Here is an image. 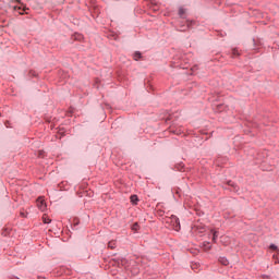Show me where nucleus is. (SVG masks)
<instances>
[{
	"label": "nucleus",
	"mask_w": 279,
	"mask_h": 279,
	"mask_svg": "<svg viewBox=\"0 0 279 279\" xmlns=\"http://www.w3.org/2000/svg\"><path fill=\"white\" fill-rule=\"evenodd\" d=\"M167 223H170L171 228L175 230V232H180V218L177 216H171L168 218Z\"/></svg>",
	"instance_id": "f257e3e1"
},
{
	"label": "nucleus",
	"mask_w": 279,
	"mask_h": 279,
	"mask_svg": "<svg viewBox=\"0 0 279 279\" xmlns=\"http://www.w3.org/2000/svg\"><path fill=\"white\" fill-rule=\"evenodd\" d=\"M37 207L39 208V210L45 211L47 210V203H45V198L44 197H39L37 199Z\"/></svg>",
	"instance_id": "f03ea898"
},
{
	"label": "nucleus",
	"mask_w": 279,
	"mask_h": 279,
	"mask_svg": "<svg viewBox=\"0 0 279 279\" xmlns=\"http://www.w3.org/2000/svg\"><path fill=\"white\" fill-rule=\"evenodd\" d=\"M211 234H213V243H217V239L219 238V231H215V230H211Z\"/></svg>",
	"instance_id": "7ed1b4c3"
},
{
	"label": "nucleus",
	"mask_w": 279,
	"mask_h": 279,
	"mask_svg": "<svg viewBox=\"0 0 279 279\" xmlns=\"http://www.w3.org/2000/svg\"><path fill=\"white\" fill-rule=\"evenodd\" d=\"M108 247H109V250H114V247H117V242L116 241H110L108 243Z\"/></svg>",
	"instance_id": "20e7f679"
},
{
	"label": "nucleus",
	"mask_w": 279,
	"mask_h": 279,
	"mask_svg": "<svg viewBox=\"0 0 279 279\" xmlns=\"http://www.w3.org/2000/svg\"><path fill=\"white\" fill-rule=\"evenodd\" d=\"M131 202H132L133 204H137V203H138V196L132 195V196H131Z\"/></svg>",
	"instance_id": "39448f33"
},
{
	"label": "nucleus",
	"mask_w": 279,
	"mask_h": 279,
	"mask_svg": "<svg viewBox=\"0 0 279 279\" xmlns=\"http://www.w3.org/2000/svg\"><path fill=\"white\" fill-rule=\"evenodd\" d=\"M51 220L49 219V216H47V215H44L43 216V222L44 223H49Z\"/></svg>",
	"instance_id": "423d86ee"
},
{
	"label": "nucleus",
	"mask_w": 279,
	"mask_h": 279,
	"mask_svg": "<svg viewBox=\"0 0 279 279\" xmlns=\"http://www.w3.org/2000/svg\"><path fill=\"white\" fill-rule=\"evenodd\" d=\"M219 263H221V265H228V258L225 257H220Z\"/></svg>",
	"instance_id": "0eeeda50"
},
{
	"label": "nucleus",
	"mask_w": 279,
	"mask_h": 279,
	"mask_svg": "<svg viewBox=\"0 0 279 279\" xmlns=\"http://www.w3.org/2000/svg\"><path fill=\"white\" fill-rule=\"evenodd\" d=\"M184 14H186V10H184L183 8L179 9V15L184 16Z\"/></svg>",
	"instance_id": "6e6552de"
},
{
	"label": "nucleus",
	"mask_w": 279,
	"mask_h": 279,
	"mask_svg": "<svg viewBox=\"0 0 279 279\" xmlns=\"http://www.w3.org/2000/svg\"><path fill=\"white\" fill-rule=\"evenodd\" d=\"M134 60H141V52H135L133 54Z\"/></svg>",
	"instance_id": "1a4fd4ad"
},
{
	"label": "nucleus",
	"mask_w": 279,
	"mask_h": 279,
	"mask_svg": "<svg viewBox=\"0 0 279 279\" xmlns=\"http://www.w3.org/2000/svg\"><path fill=\"white\" fill-rule=\"evenodd\" d=\"M270 248L274 250L275 252H278V246L275 245V244H271V245H270Z\"/></svg>",
	"instance_id": "9d476101"
},
{
	"label": "nucleus",
	"mask_w": 279,
	"mask_h": 279,
	"mask_svg": "<svg viewBox=\"0 0 279 279\" xmlns=\"http://www.w3.org/2000/svg\"><path fill=\"white\" fill-rule=\"evenodd\" d=\"M15 11L19 12V14H23V11H21V7H15Z\"/></svg>",
	"instance_id": "9b49d317"
},
{
	"label": "nucleus",
	"mask_w": 279,
	"mask_h": 279,
	"mask_svg": "<svg viewBox=\"0 0 279 279\" xmlns=\"http://www.w3.org/2000/svg\"><path fill=\"white\" fill-rule=\"evenodd\" d=\"M132 230H138V223H134Z\"/></svg>",
	"instance_id": "f8f14e48"
},
{
	"label": "nucleus",
	"mask_w": 279,
	"mask_h": 279,
	"mask_svg": "<svg viewBox=\"0 0 279 279\" xmlns=\"http://www.w3.org/2000/svg\"><path fill=\"white\" fill-rule=\"evenodd\" d=\"M205 250H210V243L205 244Z\"/></svg>",
	"instance_id": "ddd939ff"
},
{
	"label": "nucleus",
	"mask_w": 279,
	"mask_h": 279,
	"mask_svg": "<svg viewBox=\"0 0 279 279\" xmlns=\"http://www.w3.org/2000/svg\"><path fill=\"white\" fill-rule=\"evenodd\" d=\"M229 186H234V183H232V181L228 182Z\"/></svg>",
	"instance_id": "4468645a"
},
{
	"label": "nucleus",
	"mask_w": 279,
	"mask_h": 279,
	"mask_svg": "<svg viewBox=\"0 0 279 279\" xmlns=\"http://www.w3.org/2000/svg\"><path fill=\"white\" fill-rule=\"evenodd\" d=\"M233 54H234V56H238L239 52H238L236 50H233Z\"/></svg>",
	"instance_id": "2eb2a0df"
},
{
	"label": "nucleus",
	"mask_w": 279,
	"mask_h": 279,
	"mask_svg": "<svg viewBox=\"0 0 279 279\" xmlns=\"http://www.w3.org/2000/svg\"><path fill=\"white\" fill-rule=\"evenodd\" d=\"M121 265H125V259H124V260H121Z\"/></svg>",
	"instance_id": "dca6fc26"
},
{
	"label": "nucleus",
	"mask_w": 279,
	"mask_h": 279,
	"mask_svg": "<svg viewBox=\"0 0 279 279\" xmlns=\"http://www.w3.org/2000/svg\"><path fill=\"white\" fill-rule=\"evenodd\" d=\"M26 10H28V9H27V8H24V9H23V12H26Z\"/></svg>",
	"instance_id": "f3484780"
}]
</instances>
